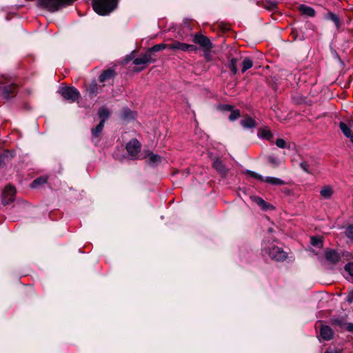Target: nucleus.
Returning <instances> with one entry per match:
<instances>
[{
  "label": "nucleus",
  "instance_id": "2f4dec72",
  "mask_svg": "<svg viewBox=\"0 0 353 353\" xmlns=\"http://www.w3.org/2000/svg\"><path fill=\"white\" fill-rule=\"evenodd\" d=\"M240 111L239 110H231V113L229 116V119L232 121L236 120L240 117Z\"/></svg>",
  "mask_w": 353,
  "mask_h": 353
},
{
  "label": "nucleus",
  "instance_id": "aec40b11",
  "mask_svg": "<svg viewBox=\"0 0 353 353\" xmlns=\"http://www.w3.org/2000/svg\"><path fill=\"white\" fill-rule=\"evenodd\" d=\"M339 128L345 137L351 138L353 136L350 127L345 123L340 122Z\"/></svg>",
  "mask_w": 353,
  "mask_h": 353
},
{
  "label": "nucleus",
  "instance_id": "393cba45",
  "mask_svg": "<svg viewBox=\"0 0 353 353\" xmlns=\"http://www.w3.org/2000/svg\"><path fill=\"white\" fill-rule=\"evenodd\" d=\"M123 120L129 121L134 118V113L129 109H124L121 114Z\"/></svg>",
  "mask_w": 353,
  "mask_h": 353
},
{
  "label": "nucleus",
  "instance_id": "dca6fc26",
  "mask_svg": "<svg viewBox=\"0 0 353 353\" xmlns=\"http://www.w3.org/2000/svg\"><path fill=\"white\" fill-rule=\"evenodd\" d=\"M299 10L303 14L308 17H313L315 16V10L310 6L301 4L298 7Z\"/></svg>",
  "mask_w": 353,
  "mask_h": 353
},
{
  "label": "nucleus",
  "instance_id": "a878e982",
  "mask_svg": "<svg viewBox=\"0 0 353 353\" xmlns=\"http://www.w3.org/2000/svg\"><path fill=\"white\" fill-rule=\"evenodd\" d=\"M213 167L220 172H225V171L224 165L219 159H216L214 160Z\"/></svg>",
  "mask_w": 353,
  "mask_h": 353
},
{
  "label": "nucleus",
  "instance_id": "e433bc0d",
  "mask_svg": "<svg viewBox=\"0 0 353 353\" xmlns=\"http://www.w3.org/2000/svg\"><path fill=\"white\" fill-rule=\"evenodd\" d=\"M301 168L307 173L311 174L312 171L310 170V165L306 161H302L300 163Z\"/></svg>",
  "mask_w": 353,
  "mask_h": 353
},
{
  "label": "nucleus",
  "instance_id": "5701e85b",
  "mask_svg": "<svg viewBox=\"0 0 353 353\" xmlns=\"http://www.w3.org/2000/svg\"><path fill=\"white\" fill-rule=\"evenodd\" d=\"M98 114L99 117L101 119V121H103V123H105V120L110 116V111L108 108L102 107L99 109Z\"/></svg>",
  "mask_w": 353,
  "mask_h": 353
},
{
  "label": "nucleus",
  "instance_id": "412c9836",
  "mask_svg": "<svg viewBox=\"0 0 353 353\" xmlns=\"http://www.w3.org/2000/svg\"><path fill=\"white\" fill-rule=\"evenodd\" d=\"M166 48L168 49V44L160 43L153 46L148 49V52L151 54V52H157Z\"/></svg>",
  "mask_w": 353,
  "mask_h": 353
},
{
  "label": "nucleus",
  "instance_id": "f257e3e1",
  "mask_svg": "<svg viewBox=\"0 0 353 353\" xmlns=\"http://www.w3.org/2000/svg\"><path fill=\"white\" fill-rule=\"evenodd\" d=\"M118 0H93L92 6L94 11L100 15H106L114 10Z\"/></svg>",
  "mask_w": 353,
  "mask_h": 353
},
{
  "label": "nucleus",
  "instance_id": "f704fd0d",
  "mask_svg": "<svg viewBox=\"0 0 353 353\" xmlns=\"http://www.w3.org/2000/svg\"><path fill=\"white\" fill-rule=\"evenodd\" d=\"M218 109L221 111H231L233 109V106L228 104H222L218 106Z\"/></svg>",
  "mask_w": 353,
  "mask_h": 353
},
{
  "label": "nucleus",
  "instance_id": "c03bdc74",
  "mask_svg": "<svg viewBox=\"0 0 353 353\" xmlns=\"http://www.w3.org/2000/svg\"><path fill=\"white\" fill-rule=\"evenodd\" d=\"M325 353H342V350L337 349L334 350H327Z\"/></svg>",
  "mask_w": 353,
  "mask_h": 353
},
{
  "label": "nucleus",
  "instance_id": "cd10ccee",
  "mask_svg": "<svg viewBox=\"0 0 353 353\" xmlns=\"http://www.w3.org/2000/svg\"><path fill=\"white\" fill-rule=\"evenodd\" d=\"M327 19L332 21L335 23L336 27L337 28H339V27H340V19H339V18L338 17V16L336 14H335L333 12H330L327 14Z\"/></svg>",
  "mask_w": 353,
  "mask_h": 353
},
{
  "label": "nucleus",
  "instance_id": "7c9ffc66",
  "mask_svg": "<svg viewBox=\"0 0 353 353\" xmlns=\"http://www.w3.org/2000/svg\"><path fill=\"white\" fill-rule=\"evenodd\" d=\"M237 59L235 58H232L230 60V63L229 65V68L230 70L234 73L236 74L238 72L237 66H236Z\"/></svg>",
  "mask_w": 353,
  "mask_h": 353
},
{
  "label": "nucleus",
  "instance_id": "79ce46f5",
  "mask_svg": "<svg viewBox=\"0 0 353 353\" xmlns=\"http://www.w3.org/2000/svg\"><path fill=\"white\" fill-rule=\"evenodd\" d=\"M210 51L211 50H203L204 57H205V59L208 61L211 60Z\"/></svg>",
  "mask_w": 353,
  "mask_h": 353
},
{
  "label": "nucleus",
  "instance_id": "49530a36",
  "mask_svg": "<svg viewBox=\"0 0 353 353\" xmlns=\"http://www.w3.org/2000/svg\"><path fill=\"white\" fill-rule=\"evenodd\" d=\"M188 173H189V172H188V171H187V172H182V174H183V176H187L188 175Z\"/></svg>",
  "mask_w": 353,
  "mask_h": 353
},
{
  "label": "nucleus",
  "instance_id": "a18cd8bd",
  "mask_svg": "<svg viewBox=\"0 0 353 353\" xmlns=\"http://www.w3.org/2000/svg\"><path fill=\"white\" fill-rule=\"evenodd\" d=\"M346 328L348 331L353 332V323H350L347 324Z\"/></svg>",
  "mask_w": 353,
  "mask_h": 353
},
{
  "label": "nucleus",
  "instance_id": "37998d69",
  "mask_svg": "<svg viewBox=\"0 0 353 353\" xmlns=\"http://www.w3.org/2000/svg\"><path fill=\"white\" fill-rule=\"evenodd\" d=\"M346 301L348 303H352L353 301V292H350L348 293L347 298H346Z\"/></svg>",
  "mask_w": 353,
  "mask_h": 353
},
{
  "label": "nucleus",
  "instance_id": "7ed1b4c3",
  "mask_svg": "<svg viewBox=\"0 0 353 353\" xmlns=\"http://www.w3.org/2000/svg\"><path fill=\"white\" fill-rule=\"evenodd\" d=\"M75 0H39V5L50 12H55L61 6L70 5Z\"/></svg>",
  "mask_w": 353,
  "mask_h": 353
},
{
  "label": "nucleus",
  "instance_id": "a211bd4d",
  "mask_svg": "<svg viewBox=\"0 0 353 353\" xmlns=\"http://www.w3.org/2000/svg\"><path fill=\"white\" fill-rule=\"evenodd\" d=\"M161 158L159 155L150 152L148 155L147 163L151 166H155L161 162Z\"/></svg>",
  "mask_w": 353,
  "mask_h": 353
},
{
  "label": "nucleus",
  "instance_id": "c9c22d12",
  "mask_svg": "<svg viewBox=\"0 0 353 353\" xmlns=\"http://www.w3.org/2000/svg\"><path fill=\"white\" fill-rule=\"evenodd\" d=\"M97 90H98L97 85L96 83H94L88 88V92H90V94L95 95L98 92Z\"/></svg>",
  "mask_w": 353,
  "mask_h": 353
},
{
  "label": "nucleus",
  "instance_id": "ddd939ff",
  "mask_svg": "<svg viewBox=\"0 0 353 353\" xmlns=\"http://www.w3.org/2000/svg\"><path fill=\"white\" fill-rule=\"evenodd\" d=\"M240 123L242 127L245 129L254 128L257 125L256 121L249 116L244 117Z\"/></svg>",
  "mask_w": 353,
  "mask_h": 353
},
{
  "label": "nucleus",
  "instance_id": "6e6552de",
  "mask_svg": "<svg viewBox=\"0 0 353 353\" xmlns=\"http://www.w3.org/2000/svg\"><path fill=\"white\" fill-rule=\"evenodd\" d=\"M156 61L155 59L152 58V54L147 52L146 53L141 55L139 57L136 58L133 63L136 65H142L139 70H142L146 68L148 63H154Z\"/></svg>",
  "mask_w": 353,
  "mask_h": 353
},
{
  "label": "nucleus",
  "instance_id": "9d476101",
  "mask_svg": "<svg viewBox=\"0 0 353 353\" xmlns=\"http://www.w3.org/2000/svg\"><path fill=\"white\" fill-rule=\"evenodd\" d=\"M168 49L174 50H181L184 52L196 51V47L192 44H187L181 43L178 41H174L173 43L168 44Z\"/></svg>",
  "mask_w": 353,
  "mask_h": 353
},
{
  "label": "nucleus",
  "instance_id": "b1692460",
  "mask_svg": "<svg viewBox=\"0 0 353 353\" xmlns=\"http://www.w3.org/2000/svg\"><path fill=\"white\" fill-rule=\"evenodd\" d=\"M252 199L254 203L260 206L261 209L266 210L268 208V204L261 198L259 196H253L252 197Z\"/></svg>",
  "mask_w": 353,
  "mask_h": 353
},
{
  "label": "nucleus",
  "instance_id": "de8ad7c7",
  "mask_svg": "<svg viewBox=\"0 0 353 353\" xmlns=\"http://www.w3.org/2000/svg\"><path fill=\"white\" fill-rule=\"evenodd\" d=\"M350 139L352 143H353V136L351 138H350Z\"/></svg>",
  "mask_w": 353,
  "mask_h": 353
},
{
  "label": "nucleus",
  "instance_id": "2eb2a0df",
  "mask_svg": "<svg viewBox=\"0 0 353 353\" xmlns=\"http://www.w3.org/2000/svg\"><path fill=\"white\" fill-rule=\"evenodd\" d=\"M115 76V72L113 69H108L103 71L99 77L100 82L103 83L111 79Z\"/></svg>",
  "mask_w": 353,
  "mask_h": 353
},
{
  "label": "nucleus",
  "instance_id": "f3484780",
  "mask_svg": "<svg viewBox=\"0 0 353 353\" xmlns=\"http://www.w3.org/2000/svg\"><path fill=\"white\" fill-rule=\"evenodd\" d=\"M334 194L333 188L330 185H325L323 186L321 191L320 195L325 199H329L332 197Z\"/></svg>",
  "mask_w": 353,
  "mask_h": 353
},
{
  "label": "nucleus",
  "instance_id": "423d86ee",
  "mask_svg": "<svg viewBox=\"0 0 353 353\" xmlns=\"http://www.w3.org/2000/svg\"><path fill=\"white\" fill-rule=\"evenodd\" d=\"M125 148L128 155L135 159L141 150V144L137 139H133L126 144Z\"/></svg>",
  "mask_w": 353,
  "mask_h": 353
},
{
  "label": "nucleus",
  "instance_id": "6ab92c4d",
  "mask_svg": "<svg viewBox=\"0 0 353 353\" xmlns=\"http://www.w3.org/2000/svg\"><path fill=\"white\" fill-rule=\"evenodd\" d=\"M258 135L261 139L266 140H270L273 137L271 131L267 127L260 128L258 132Z\"/></svg>",
  "mask_w": 353,
  "mask_h": 353
},
{
  "label": "nucleus",
  "instance_id": "f8f14e48",
  "mask_svg": "<svg viewBox=\"0 0 353 353\" xmlns=\"http://www.w3.org/2000/svg\"><path fill=\"white\" fill-rule=\"evenodd\" d=\"M325 257L332 263H336L341 259L340 254L334 250H327L325 252Z\"/></svg>",
  "mask_w": 353,
  "mask_h": 353
},
{
  "label": "nucleus",
  "instance_id": "4468645a",
  "mask_svg": "<svg viewBox=\"0 0 353 353\" xmlns=\"http://www.w3.org/2000/svg\"><path fill=\"white\" fill-rule=\"evenodd\" d=\"M321 336L325 341L330 340L333 336V330L327 325H322L320 330Z\"/></svg>",
  "mask_w": 353,
  "mask_h": 353
},
{
  "label": "nucleus",
  "instance_id": "0eeeda50",
  "mask_svg": "<svg viewBox=\"0 0 353 353\" xmlns=\"http://www.w3.org/2000/svg\"><path fill=\"white\" fill-rule=\"evenodd\" d=\"M247 172L252 177L257 179L260 180L261 181H265V182L272 184V185H282L285 184V182L279 178L272 177V176H268L266 178H264L263 176L259 175V174H256V172L250 171V170H248Z\"/></svg>",
  "mask_w": 353,
  "mask_h": 353
},
{
  "label": "nucleus",
  "instance_id": "1a4fd4ad",
  "mask_svg": "<svg viewBox=\"0 0 353 353\" xmlns=\"http://www.w3.org/2000/svg\"><path fill=\"white\" fill-rule=\"evenodd\" d=\"M16 189L10 185H7L2 192V201L4 205H9L14 200Z\"/></svg>",
  "mask_w": 353,
  "mask_h": 353
},
{
  "label": "nucleus",
  "instance_id": "39448f33",
  "mask_svg": "<svg viewBox=\"0 0 353 353\" xmlns=\"http://www.w3.org/2000/svg\"><path fill=\"white\" fill-rule=\"evenodd\" d=\"M61 94L65 99L68 100L70 102L76 101L80 96L79 91L73 87H65L62 88Z\"/></svg>",
  "mask_w": 353,
  "mask_h": 353
},
{
  "label": "nucleus",
  "instance_id": "bb28decb",
  "mask_svg": "<svg viewBox=\"0 0 353 353\" xmlns=\"http://www.w3.org/2000/svg\"><path fill=\"white\" fill-rule=\"evenodd\" d=\"M104 123L103 121H101L95 128L92 129V134L93 137H97L101 134L104 127Z\"/></svg>",
  "mask_w": 353,
  "mask_h": 353
},
{
  "label": "nucleus",
  "instance_id": "473e14b6",
  "mask_svg": "<svg viewBox=\"0 0 353 353\" xmlns=\"http://www.w3.org/2000/svg\"><path fill=\"white\" fill-rule=\"evenodd\" d=\"M311 244L314 246L321 248L323 245L322 240L316 236L311 237Z\"/></svg>",
  "mask_w": 353,
  "mask_h": 353
},
{
  "label": "nucleus",
  "instance_id": "a19ab883",
  "mask_svg": "<svg viewBox=\"0 0 353 353\" xmlns=\"http://www.w3.org/2000/svg\"><path fill=\"white\" fill-rule=\"evenodd\" d=\"M345 235L350 239L353 238V225L347 228L345 230Z\"/></svg>",
  "mask_w": 353,
  "mask_h": 353
},
{
  "label": "nucleus",
  "instance_id": "c756f323",
  "mask_svg": "<svg viewBox=\"0 0 353 353\" xmlns=\"http://www.w3.org/2000/svg\"><path fill=\"white\" fill-rule=\"evenodd\" d=\"M46 182V179L42 178V177L37 178L32 181V183H31V187L32 188H35L40 185L44 184Z\"/></svg>",
  "mask_w": 353,
  "mask_h": 353
},
{
  "label": "nucleus",
  "instance_id": "4c0bfd02",
  "mask_svg": "<svg viewBox=\"0 0 353 353\" xmlns=\"http://www.w3.org/2000/svg\"><path fill=\"white\" fill-rule=\"evenodd\" d=\"M264 7L268 10H274L276 8V3L273 1H266L264 3Z\"/></svg>",
  "mask_w": 353,
  "mask_h": 353
},
{
  "label": "nucleus",
  "instance_id": "ea45409f",
  "mask_svg": "<svg viewBox=\"0 0 353 353\" xmlns=\"http://www.w3.org/2000/svg\"><path fill=\"white\" fill-rule=\"evenodd\" d=\"M276 145H277V147H279L280 148H286V142L283 139H278L276 141Z\"/></svg>",
  "mask_w": 353,
  "mask_h": 353
},
{
  "label": "nucleus",
  "instance_id": "9b49d317",
  "mask_svg": "<svg viewBox=\"0 0 353 353\" xmlns=\"http://www.w3.org/2000/svg\"><path fill=\"white\" fill-rule=\"evenodd\" d=\"M268 253L272 259L277 261H284L286 257V253L280 248L276 246H272L268 251Z\"/></svg>",
  "mask_w": 353,
  "mask_h": 353
},
{
  "label": "nucleus",
  "instance_id": "58836bf2",
  "mask_svg": "<svg viewBox=\"0 0 353 353\" xmlns=\"http://www.w3.org/2000/svg\"><path fill=\"white\" fill-rule=\"evenodd\" d=\"M345 270L348 272V274L353 276V263H349L345 265Z\"/></svg>",
  "mask_w": 353,
  "mask_h": 353
},
{
  "label": "nucleus",
  "instance_id": "20e7f679",
  "mask_svg": "<svg viewBox=\"0 0 353 353\" xmlns=\"http://www.w3.org/2000/svg\"><path fill=\"white\" fill-rule=\"evenodd\" d=\"M192 41L194 43L198 44L203 50H211L213 48L210 39L202 34H195Z\"/></svg>",
  "mask_w": 353,
  "mask_h": 353
},
{
  "label": "nucleus",
  "instance_id": "c85d7f7f",
  "mask_svg": "<svg viewBox=\"0 0 353 353\" xmlns=\"http://www.w3.org/2000/svg\"><path fill=\"white\" fill-rule=\"evenodd\" d=\"M331 323L332 325H338L340 327H343L345 325V322L343 318H336L331 319Z\"/></svg>",
  "mask_w": 353,
  "mask_h": 353
},
{
  "label": "nucleus",
  "instance_id": "4be33fe9",
  "mask_svg": "<svg viewBox=\"0 0 353 353\" xmlns=\"http://www.w3.org/2000/svg\"><path fill=\"white\" fill-rule=\"evenodd\" d=\"M252 65H253L252 61L250 58L245 57L242 62V68H241L242 73H244L248 69L251 68L252 67Z\"/></svg>",
  "mask_w": 353,
  "mask_h": 353
},
{
  "label": "nucleus",
  "instance_id": "f03ea898",
  "mask_svg": "<svg viewBox=\"0 0 353 353\" xmlns=\"http://www.w3.org/2000/svg\"><path fill=\"white\" fill-rule=\"evenodd\" d=\"M0 89L2 90V97L6 99L14 97L17 93V85L6 81L2 77H0Z\"/></svg>",
  "mask_w": 353,
  "mask_h": 353
},
{
  "label": "nucleus",
  "instance_id": "72a5a7b5",
  "mask_svg": "<svg viewBox=\"0 0 353 353\" xmlns=\"http://www.w3.org/2000/svg\"><path fill=\"white\" fill-rule=\"evenodd\" d=\"M268 161L272 165L273 167H277L280 165L279 159L274 156H270L268 157Z\"/></svg>",
  "mask_w": 353,
  "mask_h": 353
}]
</instances>
